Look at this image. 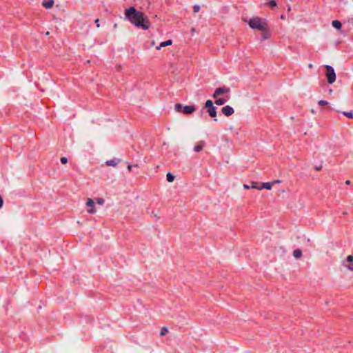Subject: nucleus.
<instances>
[{
  "label": "nucleus",
  "instance_id": "obj_1",
  "mask_svg": "<svg viewBox=\"0 0 353 353\" xmlns=\"http://www.w3.org/2000/svg\"><path fill=\"white\" fill-rule=\"evenodd\" d=\"M125 17L129 21L137 27H140L143 30H148L150 27V22L144 17V14L139 11L136 10L134 7H130L125 10Z\"/></svg>",
  "mask_w": 353,
  "mask_h": 353
},
{
  "label": "nucleus",
  "instance_id": "obj_2",
  "mask_svg": "<svg viewBox=\"0 0 353 353\" xmlns=\"http://www.w3.org/2000/svg\"><path fill=\"white\" fill-rule=\"evenodd\" d=\"M249 26L252 29H256L260 31L265 32L268 28V24L265 21V20L262 19L259 17H255L252 19H250L248 21Z\"/></svg>",
  "mask_w": 353,
  "mask_h": 353
},
{
  "label": "nucleus",
  "instance_id": "obj_3",
  "mask_svg": "<svg viewBox=\"0 0 353 353\" xmlns=\"http://www.w3.org/2000/svg\"><path fill=\"white\" fill-rule=\"evenodd\" d=\"M175 110L185 114H190L194 112L195 108L193 105L183 106L181 103H176L175 105Z\"/></svg>",
  "mask_w": 353,
  "mask_h": 353
},
{
  "label": "nucleus",
  "instance_id": "obj_4",
  "mask_svg": "<svg viewBox=\"0 0 353 353\" xmlns=\"http://www.w3.org/2000/svg\"><path fill=\"white\" fill-rule=\"evenodd\" d=\"M327 70L326 77L329 83H332L336 81V74L334 68L330 65H325Z\"/></svg>",
  "mask_w": 353,
  "mask_h": 353
},
{
  "label": "nucleus",
  "instance_id": "obj_5",
  "mask_svg": "<svg viewBox=\"0 0 353 353\" xmlns=\"http://www.w3.org/2000/svg\"><path fill=\"white\" fill-rule=\"evenodd\" d=\"M229 92H230V88H226V87H220L215 90V91L212 95V97L217 99L219 96H221V95H222L225 93H228Z\"/></svg>",
  "mask_w": 353,
  "mask_h": 353
},
{
  "label": "nucleus",
  "instance_id": "obj_6",
  "mask_svg": "<svg viewBox=\"0 0 353 353\" xmlns=\"http://www.w3.org/2000/svg\"><path fill=\"white\" fill-rule=\"evenodd\" d=\"M343 265L349 270L353 272V255L347 256L346 260L343 261Z\"/></svg>",
  "mask_w": 353,
  "mask_h": 353
},
{
  "label": "nucleus",
  "instance_id": "obj_7",
  "mask_svg": "<svg viewBox=\"0 0 353 353\" xmlns=\"http://www.w3.org/2000/svg\"><path fill=\"white\" fill-rule=\"evenodd\" d=\"M86 205L90 208L87 210L88 213L94 214V213L97 212V210L94 205V201L92 199H88V201L86 202Z\"/></svg>",
  "mask_w": 353,
  "mask_h": 353
},
{
  "label": "nucleus",
  "instance_id": "obj_8",
  "mask_svg": "<svg viewBox=\"0 0 353 353\" xmlns=\"http://www.w3.org/2000/svg\"><path fill=\"white\" fill-rule=\"evenodd\" d=\"M221 112L227 117L231 116L234 114V109L230 105H225L222 108Z\"/></svg>",
  "mask_w": 353,
  "mask_h": 353
},
{
  "label": "nucleus",
  "instance_id": "obj_9",
  "mask_svg": "<svg viewBox=\"0 0 353 353\" xmlns=\"http://www.w3.org/2000/svg\"><path fill=\"white\" fill-rule=\"evenodd\" d=\"M121 162V159H114L105 162V164L108 166L115 167L119 163Z\"/></svg>",
  "mask_w": 353,
  "mask_h": 353
},
{
  "label": "nucleus",
  "instance_id": "obj_10",
  "mask_svg": "<svg viewBox=\"0 0 353 353\" xmlns=\"http://www.w3.org/2000/svg\"><path fill=\"white\" fill-rule=\"evenodd\" d=\"M207 112L210 117L213 118L216 117V108L215 106L208 108Z\"/></svg>",
  "mask_w": 353,
  "mask_h": 353
},
{
  "label": "nucleus",
  "instance_id": "obj_11",
  "mask_svg": "<svg viewBox=\"0 0 353 353\" xmlns=\"http://www.w3.org/2000/svg\"><path fill=\"white\" fill-rule=\"evenodd\" d=\"M54 4V1L53 0H44L42 3V5L43 6V7H45L46 8H51L52 7Z\"/></svg>",
  "mask_w": 353,
  "mask_h": 353
},
{
  "label": "nucleus",
  "instance_id": "obj_12",
  "mask_svg": "<svg viewBox=\"0 0 353 353\" xmlns=\"http://www.w3.org/2000/svg\"><path fill=\"white\" fill-rule=\"evenodd\" d=\"M172 40H168L163 42H161L159 46L157 47V50H160L163 47L168 46L172 45Z\"/></svg>",
  "mask_w": 353,
  "mask_h": 353
},
{
  "label": "nucleus",
  "instance_id": "obj_13",
  "mask_svg": "<svg viewBox=\"0 0 353 353\" xmlns=\"http://www.w3.org/2000/svg\"><path fill=\"white\" fill-rule=\"evenodd\" d=\"M332 25L334 28H335L337 30H339L341 28V23L338 20L332 21Z\"/></svg>",
  "mask_w": 353,
  "mask_h": 353
},
{
  "label": "nucleus",
  "instance_id": "obj_14",
  "mask_svg": "<svg viewBox=\"0 0 353 353\" xmlns=\"http://www.w3.org/2000/svg\"><path fill=\"white\" fill-rule=\"evenodd\" d=\"M204 142L203 141H201L198 145H195L194 146V151L196 152H200L201 150H202L203 148L204 147Z\"/></svg>",
  "mask_w": 353,
  "mask_h": 353
},
{
  "label": "nucleus",
  "instance_id": "obj_15",
  "mask_svg": "<svg viewBox=\"0 0 353 353\" xmlns=\"http://www.w3.org/2000/svg\"><path fill=\"white\" fill-rule=\"evenodd\" d=\"M228 101V99H222V98H220V99H217L216 101H215V104L217 105H223L225 103H226V101Z\"/></svg>",
  "mask_w": 353,
  "mask_h": 353
},
{
  "label": "nucleus",
  "instance_id": "obj_16",
  "mask_svg": "<svg viewBox=\"0 0 353 353\" xmlns=\"http://www.w3.org/2000/svg\"><path fill=\"white\" fill-rule=\"evenodd\" d=\"M272 186V183H263L261 185V188H265L266 190H271Z\"/></svg>",
  "mask_w": 353,
  "mask_h": 353
},
{
  "label": "nucleus",
  "instance_id": "obj_17",
  "mask_svg": "<svg viewBox=\"0 0 353 353\" xmlns=\"http://www.w3.org/2000/svg\"><path fill=\"white\" fill-rule=\"evenodd\" d=\"M302 254V252L301 250L297 249V250H295L294 252H293V256L296 258V259H299L301 257Z\"/></svg>",
  "mask_w": 353,
  "mask_h": 353
},
{
  "label": "nucleus",
  "instance_id": "obj_18",
  "mask_svg": "<svg viewBox=\"0 0 353 353\" xmlns=\"http://www.w3.org/2000/svg\"><path fill=\"white\" fill-rule=\"evenodd\" d=\"M166 177H167L168 181L170 182V183L174 181V176L172 174L170 173V172H168L167 174Z\"/></svg>",
  "mask_w": 353,
  "mask_h": 353
},
{
  "label": "nucleus",
  "instance_id": "obj_19",
  "mask_svg": "<svg viewBox=\"0 0 353 353\" xmlns=\"http://www.w3.org/2000/svg\"><path fill=\"white\" fill-rule=\"evenodd\" d=\"M343 114L350 119H353V112H343Z\"/></svg>",
  "mask_w": 353,
  "mask_h": 353
},
{
  "label": "nucleus",
  "instance_id": "obj_20",
  "mask_svg": "<svg viewBox=\"0 0 353 353\" xmlns=\"http://www.w3.org/2000/svg\"><path fill=\"white\" fill-rule=\"evenodd\" d=\"M168 332V330L166 327H163L160 332L161 336H164Z\"/></svg>",
  "mask_w": 353,
  "mask_h": 353
},
{
  "label": "nucleus",
  "instance_id": "obj_21",
  "mask_svg": "<svg viewBox=\"0 0 353 353\" xmlns=\"http://www.w3.org/2000/svg\"><path fill=\"white\" fill-rule=\"evenodd\" d=\"M213 103L211 100H207L206 102H205V107L206 108H211V107H213Z\"/></svg>",
  "mask_w": 353,
  "mask_h": 353
},
{
  "label": "nucleus",
  "instance_id": "obj_22",
  "mask_svg": "<svg viewBox=\"0 0 353 353\" xmlns=\"http://www.w3.org/2000/svg\"><path fill=\"white\" fill-rule=\"evenodd\" d=\"M318 103L321 106H325V105H327L328 104V102L327 101H325V100H320L318 102Z\"/></svg>",
  "mask_w": 353,
  "mask_h": 353
},
{
  "label": "nucleus",
  "instance_id": "obj_23",
  "mask_svg": "<svg viewBox=\"0 0 353 353\" xmlns=\"http://www.w3.org/2000/svg\"><path fill=\"white\" fill-rule=\"evenodd\" d=\"M252 185L251 186L252 188H254V189H257V190H262V188H261V186H257L256 184V183H254V182H252Z\"/></svg>",
  "mask_w": 353,
  "mask_h": 353
},
{
  "label": "nucleus",
  "instance_id": "obj_24",
  "mask_svg": "<svg viewBox=\"0 0 353 353\" xmlns=\"http://www.w3.org/2000/svg\"><path fill=\"white\" fill-rule=\"evenodd\" d=\"M193 8H194V13H196V12H198L199 11V10H200V6H198V5H194V7H193Z\"/></svg>",
  "mask_w": 353,
  "mask_h": 353
},
{
  "label": "nucleus",
  "instance_id": "obj_25",
  "mask_svg": "<svg viewBox=\"0 0 353 353\" xmlns=\"http://www.w3.org/2000/svg\"><path fill=\"white\" fill-rule=\"evenodd\" d=\"M269 6H270V7H275V6H276V1H275L272 0V1H270V3H269Z\"/></svg>",
  "mask_w": 353,
  "mask_h": 353
},
{
  "label": "nucleus",
  "instance_id": "obj_26",
  "mask_svg": "<svg viewBox=\"0 0 353 353\" xmlns=\"http://www.w3.org/2000/svg\"><path fill=\"white\" fill-rule=\"evenodd\" d=\"M61 162L62 163H63V164L67 163V162H68V159H67V158H66V157H61Z\"/></svg>",
  "mask_w": 353,
  "mask_h": 353
},
{
  "label": "nucleus",
  "instance_id": "obj_27",
  "mask_svg": "<svg viewBox=\"0 0 353 353\" xmlns=\"http://www.w3.org/2000/svg\"><path fill=\"white\" fill-rule=\"evenodd\" d=\"M97 202L99 205H103L104 203V200L103 199H97Z\"/></svg>",
  "mask_w": 353,
  "mask_h": 353
},
{
  "label": "nucleus",
  "instance_id": "obj_28",
  "mask_svg": "<svg viewBox=\"0 0 353 353\" xmlns=\"http://www.w3.org/2000/svg\"><path fill=\"white\" fill-rule=\"evenodd\" d=\"M96 25H97V28H99L100 26V24H99V19H97L95 21H94Z\"/></svg>",
  "mask_w": 353,
  "mask_h": 353
},
{
  "label": "nucleus",
  "instance_id": "obj_29",
  "mask_svg": "<svg viewBox=\"0 0 353 353\" xmlns=\"http://www.w3.org/2000/svg\"><path fill=\"white\" fill-rule=\"evenodd\" d=\"M262 37H263V38L264 39H267L268 38V33L264 32V33L263 34Z\"/></svg>",
  "mask_w": 353,
  "mask_h": 353
},
{
  "label": "nucleus",
  "instance_id": "obj_30",
  "mask_svg": "<svg viewBox=\"0 0 353 353\" xmlns=\"http://www.w3.org/2000/svg\"><path fill=\"white\" fill-rule=\"evenodd\" d=\"M272 183V185H274V184H277V183H281V181L280 180H275V181H273L272 182H271Z\"/></svg>",
  "mask_w": 353,
  "mask_h": 353
},
{
  "label": "nucleus",
  "instance_id": "obj_31",
  "mask_svg": "<svg viewBox=\"0 0 353 353\" xmlns=\"http://www.w3.org/2000/svg\"><path fill=\"white\" fill-rule=\"evenodd\" d=\"M243 188L246 190H248L251 188V186L248 185H246V184H244L243 185Z\"/></svg>",
  "mask_w": 353,
  "mask_h": 353
},
{
  "label": "nucleus",
  "instance_id": "obj_32",
  "mask_svg": "<svg viewBox=\"0 0 353 353\" xmlns=\"http://www.w3.org/2000/svg\"><path fill=\"white\" fill-rule=\"evenodd\" d=\"M3 199H2V198L0 196V208L2 207V205H3Z\"/></svg>",
  "mask_w": 353,
  "mask_h": 353
},
{
  "label": "nucleus",
  "instance_id": "obj_33",
  "mask_svg": "<svg viewBox=\"0 0 353 353\" xmlns=\"http://www.w3.org/2000/svg\"><path fill=\"white\" fill-rule=\"evenodd\" d=\"M132 165H128V170L129 172L132 171Z\"/></svg>",
  "mask_w": 353,
  "mask_h": 353
},
{
  "label": "nucleus",
  "instance_id": "obj_34",
  "mask_svg": "<svg viewBox=\"0 0 353 353\" xmlns=\"http://www.w3.org/2000/svg\"><path fill=\"white\" fill-rule=\"evenodd\" d=\"M345 184L347 185H350V181L347 180L345 181Z\"/></svg>",
  "mask_w": 353,
  "mask_h": 353
},
{
  "label": "nucleus",
  "instance_id": "obj_35",
  "mask_svg": "<svg viewBox=\"0 0 353 353\" xmlns=\"http://www.w3.org/2000/svg\"><path fill=\"white\" fill-rule=\"evenodd\" d=\"M321 167H316V170H321Z\"/></svg>",
  "mask_w": 353,
  "mask_h": 353
},
{
  "label": "nucleus",
  "instance_id": "obj_36",
  "mask_svg": "<svg viewBox=\"0 0 353 353\" xmlns=\"http://www.w3.org/2000/svg\"><path fill=\"white\" fill-rule=\"evenodd\" d=\"M46 35H48V34H49V32H47L46 33Z\"/></svg>",
  "mask_w": 353,
  "mask_h": 353
}]
</instances>
